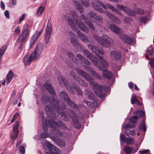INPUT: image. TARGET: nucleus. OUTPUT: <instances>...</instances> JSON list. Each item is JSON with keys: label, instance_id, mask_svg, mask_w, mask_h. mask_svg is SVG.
<instances>
[{"label": "nucleus", "instance_id": "f257e3e1", "mask_svg": "<svg viewBox=\"0 0 154 154\" xmlns=\"http://www.w3.org/2000/svg\"><path fill=\"white\" fill-rule=\"evenodd\" d=\"M42 101L46 105L45 109L50 118L55 119L60 114L63 117L62 118V119L67 121H69V117H71L73 122V125L77 128H80L81 124L79 122V117L73 110L69 109L68 112H64V110L66 108L65 105H63L60 108L57 102L52 97H49L46 95L42 96Z\"/></svg>", "mask_w": 154, "mask_h": 154}, {"label": "nucleus", "instance_id": "f03ea898", "mask_svg": "<svg viewBox=\"0 0 154 154\" xmlns=\"http://www.w3.org/2000/svg\"><path fill=\"white\" fill-rule=\"evenodd\" d=\"M42 115L43 116L42 113ZM42 119L43 123L42 128L44 131L42 133L41 136L43 138H46L49 137L52 140L57 142L56 138L54 136H51V134H54L57 136H60L62 135V133L57 128L65 130L66 128L65 125L61 122L57 123L52 119L48 120V122L45 121L44 120V117L43 116Z\"/></svg>", "mask_w": 154, "mask_h": 154}, {"label": "nucleus", "instance_id": "7ed1b4c3", "mask_svg": "<svg viewBox=\"0 0 154 154\" xmlns=\"http://www.w3.org/2000/svg\"><path fill=\"white\" fill-rule=\"evenodd\" d=\"M76 70L80 76L84 77L89 82L91 85L94 87L93 91L96 95L100 98H102L104 97V93L103 92V89L106 92H107L109 91V87H104L102 85L98 84L91 76L85 72L78 68H76Z\"/></svg>", "mask_w": 154, "mask_h": 154}, {"label": "nucleus", "instance_id": "20e7f679", "mask_svg": "<svg viewBox=\"0 0 154 154\" xmlns=\"http://www.w3.org/2000/svg\"><path fill=\"white\" fill-rule=\"evenodd\" d=\"M83 54L86 56L89 59L92 61L93 64L98 69L103 71L104 77L108 79H110L113 76L112 74L109 72L107 71L106 68H103L100 67V64L98 59L96 58L88 51L85 49L83 51Z\"/></svg>", "mask_w": 154, "mask_h": 154}, {"label": "nucleus", "instance_id": "39448f33", "mask_svg": "<svg viewBox=\"0 0 154 154\" xmlns=\"http://www.w3.org/2000/svg\"><path fill=\"white\" fill-rule=\"evenodd\" d=\"M57 79L61 85L63 83L66 87L67 89L72 94H74L75 92H77L78 94L82 95V91L80 88L77 86H75L74 84H73L72 86L70 85L64 77L61 75H60L57 77Z\"/></svg>", "mask_w": 154, "mask_h": 154}, {"label": "nucleus", "instance_id": "423d86ee", "mask_svg": "<svg viewBox=\"0 0 154 154\" xmlns=\"http://www.w3.org/2000/svg\"><path fill=\"white\" fill-rule=\"evenodd\" d=\"M87 46L88 47L92 52L97 55V57L99 58L98 59L99 60L100 67H102L101 65L105 67L108 66V64L107 62L102 57L98 55V54H100L102 55L104 54V52L103 50H100L97 47L90 44H88Z\"/></svg>", "mask_w": 154, "mask_h": 154}, {"label": "nucleus", "instance_id": "0eeeda50", "mask_svg": "<svg viewBox=\"0 0 154 154\" xmlns=\"http://www.w3.org/2000/svg\"><path fill=\"white\" fill-rule=\"evenodd\" d=\"M94 38L103 47H109L113 43L112 39L105 34H103L101 37L95 35Z\"/></svg>", "mask_w": 154, "mask_h": 154}, {"label": "nucleus", "instance_id": "6e6552de", "mask_svg": "<svg viewBox=\"0 0 154 154\" xmlns=\"http://www.w3.org/2000/svg\"><path fill=\"white\" fill-rule=\"evenodd\" d=\"M68 22L73 31H77V34L81 40L85 43H87L89 41L88 38L86 35L81 33L80 31L79 30L75 23L73 20L71 18H69Z\"/></svg>", "mask_w": 154, "mask_h": 154}, {"label": "nucleus", "instance_id": "1a4fd4ad", "mask_svg": "<svg viewBox=\"0 0 154 154\" xmlns=\"http://www.w3.org/2000/svg\"><path fill=\"white\" fill-rule=\"evenodd\" d=\"M72 16L73 20L75 22L79 28L85 32L88 33V29L85 27L81 19L76 14H73Z\"/></svg>", "mask_w": 154, "mask_h": 154}, {"label": "nucleus", "instance_id": "9d476101", "mask_svg": "<svg viewBox=\"0 0 154 154\" xmlns=\"http://www.w3.org/2000/svg\"><path fill=\"white\" fill-rule=\"evenodd\" d=\"M44 145L47 146L50 150L49 152H46L45 154H60V151L58 148L53 144L49 143L46 140H44Z\"/></svg>", "mask_w": 154, "mask_h": 154}, {"label": "nucleus", "instance_id": "9b49d317", "mask_svg": "<svg viewBox=\"0 0 154 154\" xmlns=\"http://www.w3.org/2000/svg\"><path fill=\"white\" fill-rule=\"evenodd\" d=\"M60 96L62 101H66L70 106L75 108H76V105L69 98L67 94L65 91H63L61 92L60 94Z\"/></svg>", "mask_w": 154, "mask_h": 154}, {"label": "nucleus", "instance_id": "f8f14e48", "mask_svg": "<svg viewBox=\"0 0 154 154\" xmlns=\"http://www.w3.org/2000/svg\"><path fill=\"white\" fill-rule=\"evenodd\" d=\"M52 26L48 21V24L45 31V43L48 45L50 42L49 39L51 32Z\"/></svg>", "mask_w": 154, "mask_h": 154}, {"label": "nucleus", "instance_id": "ddd939ff", "mask_svg": "<svg viewBox=\"0 0 154 154\" xmlns=\"http://www.w3.org/2000/svg\"><path fill=\"white\" fill-rule=\"evenodd\" d=\"M37 59L34 54L32 53L30 55L26 54L23 58V61L24 65L27 66L29 65L33 60Z\"/></svg>", "mask_w": 154, "mask_h": 154}, {"label": "nucleus", "instance_id": "4468645a", "mask_svg": "<svg viewBox=\"0 0 154 154\" xmlns=\"http://www.w3.org/2000/svg\"><path fill=\"white\" fill-rule=\"evenodd\" d=\"M89 19L91 20L97 24L99 25H100V22L103 20L102 17L101 16H98L96 14L92 12L89 13L88 14Z\"/></svg>", "mask_w": 154, "mask_h": 154}, {"label": "nucleus", "instance_id": "2eb2a0df", "mask_svg": "<svg viewBox=\"0 0 154 154\" xmlns=\"http://www.w3.org/2000/svg\"><path fill=\"white\" fill-rule=\"evenodd\" d=\"M69 74L80 85L85 87H87L88 86L87 84L80 77H76V74L73 71H71L69 72Z\"/></svg>", "mask_w": 154, "mask_h": 154}, {"label": "nucleus", "instance_id": "dca6fc26", "mask_svg": "<svg viewBox=\"0 0 154 154\" xmlns=\"http://www.w3.org/2000/svg\"><path fill=\"white\" fill-rule=\"evenodd\" d=\"M15 123V125L13 128V132L11 135V138L12 140L13 144L14 143L15 140L17 138L18 134V127L19 123L17 122H16Z\"/></svg>", "mask_w": 154, "mask_h": 154}, {"label": "nucleus", "instance_id": "f3484780", "mask_svg": "<svg viewBox=\"0 0 154 154\" xmlns=\"http://www.w3.org/2000/svg\"><path fill=\"white\" fill-rule=\"evenodd\" d=\"M43 49V46L41 43H39L37 46L35 50L32 53L34 54L35 56L38 59L41 57Z\"/></svg>", "mask_w": 154, "mask_h": 154}, {"label": "nucleus", "instance_id": "a211bd4d", "mask_svg": "<svg viewBox=\"0 0 154 154\" xmlns=\"http://www.w3.org/2000/svg\"><path fill=\"white\" fill-rule=\"evenodd\" d=\"M70 41L72 45L79 51H81L82 50V48L78 42V40L74 37H72L70 38Z\"/></svg>", "mask_w": 154, "mask_h": 154}, {"label": "nucleus", "instance_id": "6ab92c4d", "mask_svg": "<svg viewBox=\"0 0 154 154\" xmlns=\"http://www.w3.org/2000/svg\"><path fill=\"white\" fill-rule=\"evenodd\" d=\"M43 31V29L41 30L40 32L38 31H36L35 34L32 37L30 40V47L31 48H32L33 45L36 40L38 38L39 36L42 33Z\"/></svg>", "mask_w": 154, "mask_h": 154}, {"label": "nucleus", "instance_id": "aec40b11", "mask_svg": "<svg viewBox=\"0 0 154 154\" xmlns=\"http://www.w3.org/2000/svg\"><path fill=\"white\" fill-rule=\"evenodd\" d=\"M111 58L114 60H119L121 57L122 55L120 52L116 50L111 51L110 53Z\"/></svg>", "mask_w": 154, "mask_h": 154}, {"label": "nucleus", "instance_id": "412c9836", "mask_svg": "<svg viewBox=\"0 0 154 154\" xmlns=\"http://www.w3.org/2000/svg\"><path fill=\"white\" fill-rule=\"evenodd\" d=\"M84 69L92 75L94 77L96 78L98 80H100L101 79L100 77L94 71V70L91 67L87 66H85L84 67Z\"/></svg>", "mask_w": 154, "mask_h": 154}, {"label": "nucleus", "instance_id": "4be33fe9", "mask_svg": "<svg viewBox=\"0 0 154 154\" xmlns=\"http://www.w3.org/2000/svg\"><path fill=\"white\" fill-rule=\"evenodd\" d=\"M121 39L122 41L128 44H133L134 43V39L130 38L126 35L122 34L120 36Z\"/></svg>", "mask_w": 154, "mask_h": 154}, {"label": "nucleus", "instance_id": "5701e85b", "mask_svg": "<svg viewBox=\"0 0 154 154\" xmlns=\"http://www.w3.org/2000/svg\"><path fill=\"white\" fill-rule=\"evenodd\" d=\"M105 13L108 17L114 23L119 24L121 23V21L119 19L112 14L110 13L109 11H105Z\"/></svg>", "mask_w": 154, "mask_h": 154}, {"label": "nucleus", "instance_id": "b1692460", "mask_svg": "<svg viewBox=\"0 0 154 154\" xmlns=\"http://www.w3.org/2000/svg\"><path fill=\"white\" fill-rule=\"evenodd\" d=\"M110 29L114 32L118 34H120L122 32L121 29L114 24L110 25L109 26Z\"/></svg>", "mask_w": 154, "mask_h": 154}, {"label": "nucleus", "instance_id": "393cba45", "mask_svg": "<svg viewBox=\"0 0 154 154\" xmlns=\"http://www.w3.org/2000/svg\"><path fill=\"white\" fill-rule=\"evenodd\" d=\"M125 12L128 15L134 16L136 14V12L137 14H142L144 13V10H124Z\"/></svg>", "mask_w": 154, "mask_h": 154}, {"label": "nucleus", "instance_id": "a878e982", "mask_svg": "<svg viewBox=\"0 0 154 154\" xmlns=\"http://www.w3.org/2000/svg\"><path fill=\"white\" fill-rule=\"evenodd\" d=\"M29 33V29H25L22 32L19 37L18 38V40L25 41V39L28 36Z\"/></svg>", "mask_w": 154, "mask_h": 154}, {"label": "nucleus", "instance_id": "bb28decb", "mask_svg": "<svg viewBox=\"0 0 154 154\" xmlns=\"http://www.w3.org/2000/svg\"><path fill=\"white\" fill-rule=\"evenodd\" d=\"M85 92L88 96L89 99L92 100L95 102H96L97 101V98L95 97L94 94L88 89H85Z\"/></svg>", "mask_w": 154, "mask_h": 154}, {"label": "nucleus", "instance_id": "cd10ccee", "mask_svg": "<svg viewBox=\"0 0 154 154\" xmlns=\"http://www.w3.org/2000/svg\"><path fill=\"white\" fill-rule=\"evenodd\" d=\"M44 87L52 95L54 94V89L51 85L50 81H47L44 85Z\"/></svg>", "mask_w": 154, "mask_h": 154}, {"label": "nucleus", "instance_id": "c85d7f7f", "mask_svg": "<svg viewBox=\"0 0 154 154\" xmlns=\"http://www.w3.org/2000/svg\"><path fill=\"white\" fill-rule=\"evenodd\" d=\"M95 1L99 5L105 9H106L108 8L110 9V10L114 9V7L110 4H106V5L102 2L99 0H95Z\"/></svg>", "mask_w": 154, "mask_h": 154}, {"label": "nucleus", "instance_id": "c756f323", "mask_svg": "<svg viewBox=\"0 0 154 154\" xmlns=\"http://www.w3.org/2000/svg\"><path fill=\"white\" fill-rule=\"evenodd\" d=\"M138 149V148L136 149L130 146H125L124 149L125 151L127 154H129L131 152L134 153L136 152Z\"/></svg>", "mask_w": 154, "mask_h": 154}, {"label": "nucleus", "instance_id": "7c9ffc66", "mask_svg": "<svg viewBox=\"0 0 154 154\" xmlns=\"http://www.w3.org/2000/svg\"><path fill=\"white\" fill-rule=\"evenodd\" d=\"M81 17L83 20H85V22L87 23L89 27L92 30H94V25L90 22H88L87 20V18L85 16L82 15Z\"/></svg>", "mask_w": 154, "mask_h": 154}, {"label": "nucleus", "instance_id": "2f4dec72", "mask_svg": "<svg viewBox=\"0 0 154 154\" xmlns=\"http://www.w3.org/2000/svg\"><path fill=\"white\" fill-rule=\"evenodd\" d=\"M14 76V75L13 72L11 71H10L6 76V82L7 84H8L10 82Z\"/></svg>", "mask_w": 154, "mask_h": 154}, {"label": "nucleus", "instance_id": "473e14b6", "mask_svg": "<svg viewBox=\"0 0 154 154\" xmlns=\"http://www.w3.org/2000/svg\"><path fill=\"white\" fill-rule=\"evenodd\" d=\"M67 54L68 57L72 60V61L75 63H77V59L72 53L68 51Z\"/></svg>", "mask_w": 154, "mask_h": 154}, {"label": "nucleus", "instance_id": "72a5a7b5", "mask_svg": "<svg viewBox=\"0 0 154 154\" xmlns=\"http://www.w3.org/2000/svg\"><path fill=\"white\" fill-rule=\"evenodd\" d=\"M125 133L127 136H129V135H132L134 136L135 135V133L133 130H131L128 129L125 130Z\"/></svg>", "mask_w": 154, "mask_h": 154}, {"label": "nucleus", "instance_id": "f704fd0d", "mask_svg": "<svg viewBox=\"0 0 154 154\" xmlns=\"http://www.w3.org/2000/svg\"><path fill=\"white\" fill-rule=\"evenodd\" d=\"M7 48L5 46H3L0 49V62L2 60V57Z\"/></svg>", "mask_w": 154, "mask_h": 154}, {"label": "nucleus", "instance_id": "c9c22d12", "mask_svg": "<svg viewBox=\"0 0 154 154\" xmlns=\"http://www.w3.org/2000/svg\"><path fill=\"white\" fill-rule=\"evenodd\" d=\"M25 41H22L21 40H18V38L17 40V42L19 43V47L18 50H20V51L22 50L24 46V42Z\"/></svg>", "mask_w": 154, "mask_h": 154}, {"label": "nucleus", "instance_id": "e433bc0d", "mask_svg": "<svg viewBox=\"0 0 154 154\" xmlns=\"http://www.w3.org/2000/svg\"><path fill=\"white\" fill-rule=\"evenodd\" d=\"M134 114H136V116H137L138 117H143L144 115V113L142 111L137 110L134 112Z\"/></svg>", "mask_w": 154, "mask_h": 154}, {"label": "nucleus", "instance_id": "4c0bfd02", "mask_svg": "<svg viewBox=\"0 0 154 154\" xmlns=\"http://www.w3.org/2000/svg\"><path fill=\"white\" fill-rule=\"evenodd\" d=\"M132 21V19L129 17H126L123 19V21L128 25L130 24Z\"/></svg>", "mask_w": 154, "mask_h": 154}, {"label": "nucleus", "instance_id": "58836bf2", "mask_svg": "<svg viewBox=\"0 0 154 154\" xmlns=\"http://www.w3.org/2000/svg\"><path fill=\"white\" fill-rule=\"evenodd\" d=\"M93 0L94 1V2H91V4L92 6L93 7L95 10H99L100 7L97 4H98V3L96 2L95 0Z\"/></svg>", "mask_w": 154, "mask_h": 154}, {"label": "nucleus", "instance_id": "ea45409f", "mask_svg": "<svg viewBox=\"0 0 154 154\" xmlns=\"http://www.w3.org/2000/svg\"><path fill=\"white\" fill-rule=\"evenodd\" d=\"M57 145L60 147H63L65 145V142L64 140L61 139L57 142Z\"/></svg>", "mask_w": 154, "mask_h": 154}, {"label": "nucleus", "instance_id": "a19ab883", "mask_svg": "<svg viewBox=\"0 0 154 154\" xmlns=\"http://www.w3.org/2000/svg\"><path fill=\"white\" fill-rule=\"evenodd\" d=\"M74 5L75 8L78 10H82V6L81 5L80 3L77 2H74Z\"/></svg>", "mask_w": 154, "mask_h": 154}, {"label": "nucleus", "instance_id": "79ce46f5", "mask_svg": "<svg viewBox=\"0 0 154 154\" xmlns=\"http://www.w3.org/2000/svg\"><path fill=\"white\" fill-rule=\"evenodd\" d=\"M125 143L127 144L132 145L134 143L133 138H127Z\"/></svg>", "mask_w": 154, "mask_h": 154}, {"label": "nucleus", "instance_id": "37998d69", "mask_svg": "<svg viewBox=\"0 0 154 154\" xmlns=\"http://www.w3.org/2000/svg\"><path fill=\"white\" fill-rule=\"evenodd\" d=\"M138 119V116H135L129 119V121L130 122H132L134 123H135Z\"/></svg>", "mask_w": 154, "mask_h": 154}, {"label": "nucleus", "instance_id": "c03bdc74", "mask_svg": "<svg viewBox=\"0 0 154 154\" xmlns=\"http://www.w3.org/2000/svg\"><path fill=\"white\" fill-rule=\"evenodd\" d=\"M138 100L136 98V96L134 94L132 95L131 98V103L132 104L136 103Z\"/></svg>", "mask_w": 154, "mask_h": 154}, {"label": "nucleus", "instance_id": "a18cd8bd", "mask_svg": "<svg viewBox=\"0 0 154 154\" xmlns=\"http://www.w3.org/2000/svg\"><path fill=\"white\" fill-rule=\"evenodd\" d=\"M83 5L85 7L88 6L90 5L89 0H80Z\"/></svg>", "mask_w": 154, "mask_h": 154}, {"label": "nucleus", "instance_id": "49530a36", "mask_svg": "<svg viewBox=\"0 0 154 154\" xmlns=\"http://www.w3.org/2000/svg\"><path fill=\"white\" fill-rule=\"evenodd\" d=\"M149 16L147 17H142L140 18V20L141 22L145 23L146 21L149 20Z\"/></svg>", "mask_w": 154, "mask_h": 154}, {"label": "nucleus", "instance_id": "de8ad7c7", "mask_svg": "<svg viewBox=\"0 0 154 154\" xmlns=\"http://www.w3.org/2000/svg\"><path fill=\"white\" fill-rule=\"evenodd\" d=\"M21 27L19 26H17L14 30V35H19L20 32Z\"/></svg>", "mask_w": 154, "mask_h": 154}, {"label": "nucleus", "instance_id": "09e8293b", "mask_svg": "<svg viewBox=\"0 0 154 154\" xmlns=\"http://www.w3.org/2000/svg\"><path fill=\"white\" fill-rule=\"evenodd\" d=\"M140 130L143 129L144 132H145L146 131L145 124L143 122H142L140 126Z\"/></svg>", "mask_w": 154, "mask_h": 154}, {"label": "nucleus", "instance_id": "8fccbe9b", "mask_svg": "<svg viewBox=\"0 0 154 154\" xmlns=\"http://www.w3.org/2000/svg\"><path fill=\"white\" fill-rule=\"evenodd\" d=\"M83 103H86L87 105L89 106L92 107L93 105V103L95 102L94 101L92 102H89L86 100H84L83 101Z\"/></svg>", "mask_w": 154, "mask_h": 154}, {"label": "nucleus", "instance_id": "3c124183", "mask_svg": "<svg viewBox=\"0 0 154 154\" xmlns=\"http://www.w3.org/2000/svg\"><path fill=\"white\" fill-rule=\"evenodd\" d=\"M117 8L118 9L120 10H127L128 9V7L125 6L120 5H117Z\"/></svg>", "mask_w": 154, "mask_h": 154}, {"label": "nucleus", "instance_id": "603ef678", "mask_svg": "<svg viewBox=\"0 0 154 154\" xmlns=\"http://www.w3.org/2000/svg\"><path fill=\"white\" fill-rule=\"evenodd\" d=\"M135 125L130 124H126L123 127L124 129H127L129 128H132L134 127Z\"/></svg>", "mask_w": 154, "mask_h": 154}, {"label": "nucleus", "instance_id": "864d4df0", "mask_svg": "<svg viewBox=\"0 0 154 154\" xmlns=\"http://www.w3.org/2000/svg\"><path fill=\"white\" fill-rule=\"evenodd\" d=\"M25 14L24 13L22 14L21 17L19 18V20L18 22V23L19 24H20L24 20L25 17Z\"/></svg>", "mask_w": 154, "mask_h": 154}, {"label": "nucleus", "instance_id": "5fc2aeb1", "mask_svg": "<svg viewBox=\"0 0 154 154\" xmlns=\"http://www.w3.org/2000/svg\"><path fill=\"white\" fill-rule=\"evenodd\" d=\"M20 152V154H24L25 152V149L24 148L23 146H21L20 147L19 149Z\"/></svg>", "mask_w": 154, "mask_h": 154}, {"label": "nucleus", "instance_id": "6e6d98bb", "mask_svg": "<svg viewBox=\"0 0 154 154\" xmlns=\"http://www.w3.org/2000/svg\"><path fill=\"white\" fill-rule=\"evenodd\" d=\"M19 113H16L14 115V116L13 118L11 120V123H13V122H14L15 120V119L17 118L19 115Z\"/></svg>", "mask_w": 154, "mask_h": 154}, {"label": "nucleus", "instance_id": "4d7b16f0", "mask_svg": "<svg viewBox=\"0 0 154 154\" xmlns=\"http://www.w3.org/2000/svg\"><path fill=\"white\" fill-rule=\"evenodd\" d=\"M147 52L149 55H152L153 53L152 48V47L149 48L147 50Z\"/></svg>", "mask_w": 154, "mask_h": 154}, {"label": "nucleus", "instance_id": "13d9d810", "mask_svg": "<svg viewBox=\"0 0 154 154\" xmlns=\"http://www.w3.org/2000/svg\"><path fill=\"white\" fill-rule=\"evenodd\" d=\"M127 138L125 137L124 134H122L120 135V140H122L123 142H125Z\"/></svg>", "mask_w": 154, "mask_h": 154}, {"label": "nucleus", "instance_id": "bf43d9fd", "mask_svg": "<svg viewBox=\"0 0 154 154\" xmlns=\"http://www.w3.org/2000/svg\"><path fill=\"white\" fill-rule=\"evenodd\" d=\"M82 62H83L84 64L87 65H89L90 63V62L85 57L84 58V59L83 60Z\"/></svg>", "mask_w": 154, "mask_h": 154}, {"label": "nucleus", "instance_id": "052dcab7", "mask_svg": "<svg viewBox=\"0 0 154 154\" xmlns=\"http://www.w3.org/2000/svg\"><path fill=\"white\" fill-rule=\"evenodd\" d=\"M76 56L77 58L79 59L82 61L84 59V58H85L83 56L80 54H78Z\"/></svg>", "mask_w": 154, "mask_h": 154}, {"label": "nucleus", "instance_id": "680f3d73", "mask_svg": "<svg viewBox=\"0 0 154 154\" xmlns=\"http://www.w3.org/2000/svg\"><path fill=\"white\" fill-rule=\"evenodd\" d=\"M46 4L45 3L43 4L40 6L38 10H44L46 8Z\"/></svg>", "mask_w": 154, "mask_h": 154}, {"label": "nucleus", "instance_id": "e2e57ef3", "mask_svg": "<svg viewBox=\"0 0 154 154\" xmlns=\"http://www.w3.org/2000/svg\"><path fill=\"white\" fill-rule=\"evenodd\" d=\"M149 63L151 66L154 68V59H152L150 60Z\"/></svg>", "mask_w": 154, "mask_h": 154}, {"label": "nucleus", "instance_id": "0e129e2a", "mask_svg": "<svg viewBox=\"0 0 154 154\" xmlns=\"http://www.w3.org/2000/svg\"><path fill=\"white\" fill-rule=\"evenodd\" d=\"M44 10H37L36 12V15L37 16H40L43 13Z\"/></svg>", "mask_w": 154, "mask_h": 154}, {"label": "nucleus", "instance_id": "69168bd1", "mask_svg": "<svg viewBox=\"0 0 154 154\" xmlns=\"http://www.w3.org/2000/svg\"><path fill=\"white\" fill-rule=\"evenodd\" d=\"M5 15V17L8 19H9L10 17V16L9 15V12L7 11L6 10L4 13Z\"/></svg>", "mask_w": 154, "mask_h": 154}, {"label": "nucleus", "instance_id": "338daca9", "mask_svg": "<svg viewBox=\"0 0 154 154\" xmlns=\"http://www.w3.org/2000/svg\"><path fill=\"white\" fill-rule=\"evenodd\" d=\"M150 151L149 149L145 150H144L139 151V152L140 154H143L149 152Z\"/></svg>", "mask_w": 154, "mask_h": 154}, {"label": "nucleus", "instance_id": "774afa93", "mask_svg": "<svg viewBox=\"0 0 154 154\" xmlns=\"http://www.w3.org/2000/svg\"><path fill=\"white\" fill-rule=\"evenodd\" d=\"M0 5L2 9H4L5 8V5L2 1L1 2Z\"/></svg>", "mask_w": 154, "mask_h": 154}]
</instances>
